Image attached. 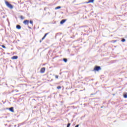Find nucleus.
Segmentation results:
<instances>
[{"instance_id": "423d86ee", "label": "nucleus", "mask_w": 127, "mask_h": 127, "mask_svg": "<svg viewBox=\"0 0 127 127\" xmlns=\"http://www.w3.org/2000/svg\"><path fill=\"white\" fill-rule=\"evenodd\" d=\"M67 21V19H63L60 22L61 24H63Z\"/></svg>"}, {"instance_id": "dca6fc26", "label": "nucleus", "mask_w": 127, "mask_h": 127, "mask_svg": "<svg viewBox=\"0 0 127 127\" xmlns=\"http://www.w3.org/2000/svg\"><path fill=\"white\" fill-rule=\"evenodd\" d=\"M57 88L58 90L61 89V87L60 86H58Z\"/></svg>"}, {"instance_id": "4468645a", "label": "nucleus", "mask_w": 127, "mask_h": 127, "mask_svg": "<svg viewBox=\"0 0 127 127\" xmlns=\"http://www.w3.org/2000/svg\"><path fill=\"white\" fill-rule=\"evenodd\" d=\"M64 62H65L66 63V62H67V59H63Z\"/></svg>"}, {"instance_id": "f3484780", "label": "nucleus", "mask_w": 127, "mask_h": 127, "mask_svg": "<svg viewBox=\"0 0 127 127\" xmlns=\"http://www.w3.org/2000/svg\"><path fill=\"white\" fill-rule=\"evenodd\" d=\"M71 124L70 123H68L67 125V127H70V126Z\"/></svg>"}, {"instance_id": "6ab92c4d", "label": "nucleus", "mask_w": 127, "mask_h": 127, "mask_svg": "<svg viewBox=\"0 0 127 127\" xmlns=\"http://www.w3.org/2000/svg\"><path fill=\"white\" fill-rule=\"evenodd\" d=\"M1 47H2V48H4L5 49V47L4 46V45H1Z\"/></svg>"}, {"instance_id": "39448f33", "label": "nucleus", "mask_w": 127, "mask_h": 127, "mask_svg": "<svg viewBox=\"0 0 127 127\" xmlns=\"http://www.w3.org/2000/svg\"><path fill=\"white\" fill-rule=\"evenodd\" d=\"M23 23H24V24H25V25H26V24H27V25H28V24L29 23V21L28 20H24L23 21Z\"/></svg>"}, {"instance_id": "f03ea898", "label": "nucleus", "mask_w": 127, "mask_h": 127, "mask_svg": "<svg viewBox=\"0 0 127 127\" xmlns=\"http://www.w3.org/2000/svg\"><path fill=\"white\" fill-rule=\"evenodd\" d=\"M94 71H100L101 70V66H96L94 68Z\"/></svg>"}, {"instance_id": "0eeeda50", "label": "nucleus", "mask_w": 127, "mask_h": 127, "mask_svg": "<svg viewBox=\"0 0 127 127\" xmlns=\"http://www.w3.org/2000/svg\"><path fill=\"white\" fill-rule=\"evenodd\" d=\"M18 58V57H17V56H13L11 58V59H12V60H14L15 59H17Z\"/></svg>"}, {"instance_id": "9b49d317", "label": "nucleus", "mask_w": 127, "mask_h": 127, "mask_svg": "<svg viewBox=\"0 0 127 127\" xmlns=\"http://www.w3.org/2000/svg\"><path fill=\"white\" fill-rule=\"evenodd\" d=\"M59 8H61V6H57L55 8V9H59Z\"/></svg>"}, {"instance_id": "6e6552de", "label": "nucleus", "mask_w": 127, "mask_h": 127, "mask_svg": "<svg viewBox=\"0 0 127 127\" xmlns=\"http://www.w3.org/2000/svg\"><path fill=\"white\" fill-rule=\"evenodd\" d=\"M9 110L12 113H14V110H13V107H11L9 108Z\"/></svg>"}, {"instance_id": "20e7f679", "label": "nucleus", "mask_w": 127, "mask_h": 127, "mask_svg": "<svg viewBox=\"0 0 127 127\" xmlns=\"http://www.w3.org/2000/svg\"><path fill=\"white\" fill-rule=\"evenodd\" d=\"M45 70H46L45 67H42L41 68L40 72V73H43L45 72Z\"/></svg>"}, {"instance_id": "f8f14e48", "label": "nucleus", "mask_w": 127, "mask_h": 127, "mask_svg": "<svg viewBox=\"0 0 127 127\" xmlns=\"http://www.w3.org/2000/svg\"><path fill=\"white\" fill-rule=\"evenodd\" d=\"M30 23L32 24V25H33V21L32 20L30 21Z\"/></svg>"}, {"instance_id": "ddd939ff", "label": "nucleus", "mask_w": 127, "mask_h": 127, "mask_svg": "<svg viewBox=\"0 0 127 127\" xmlns=\"http://www.w3.org/2000/svg\"><path fill=\"white\" fill-rule=\"evenodd\" d=\"M20 17L21 19H24V17L22 15H21Z\"/></svg>"}, {"instance_id": "1a4fd4ad", "label": "nucleus", "mask_w": 127, "mask_h": 127, "mask_svg": "<svg viewBox=\"0 0 127 127\" xmlns=\"http://www.w3.org/2000/svg\"><path fill=\"white\" fill-rule=\"evenodd\" d=\"M16 28H17V29H20V28H21V27L19 25H17Z\"/></svg>"}, {"instance_id": "2eb2a0df", "label": "nucleus", "mask_w": 127, "mask_h": 127, "mask_svg": "<svg viewBox=\"0 0 127 127\" xmlns=\"http://www.w3.org/2000/svg\"><path fill=\"white\" fill-rule=\"evenodd\" d=\"M124 98H125L126 99H127V93L126 94H125V95H124Z\"/></svg>"}, {"instance_id": "412c9836", "label": "nucleus", "mask_w": 127, "mask_h": 127, "mask_svg": "<svg viewBox=\"0 0 127 127\" xmlns=\"http://www.w3.org/2000/svg\"><path fill=\"white\" fill-rule=\"evenodd\" d=\"M113 41V42H117V40H114V41Z\"/></svg>"}, {"instance_id": "7ed1b4c3", "label": "nucleus", "mask_w": 127, "mask_h": 127, "mask_svg": "<svg viewBox=\"0 0 127 127\" xmlns=\"http://www.w3.org/2000/svg\"><path fill=\"white\" fill-rule=\"evenodd\" d=\"M49 34V33H46L44 37L42 38V40L40 41V42L41 43L43 40H44V39H45V37H46V36H47V35H48Z\"/></svg>"}, {"instance_id": "a211bd4d", "label": "nucleus", "mask_w": 127, "mask_h": 127, "mask_svg": "<svg viewBox=\"0 0 127 127\" xmlns=\"http://www.w3.org/2000/svg\"><path fill=\"white\" fill-rule=\"evenodd\" d=\"M126 41V39H123L122 40V42H125Z\"/></svg>"}, {"instance_id": "aec40b11", "label": "nucleus", "mask_w": 127, "mask_h": 127, "mask_svg": "<svg viewBox=\"0 0 127 127\" xmlns=\"http://www.w3.org/2000/svg\"><path fill=\"white\" fill-rule=\"evenodd\" d=\"M59 76L58 75H55V78H56V79H58Z\"/></svg>"}, {"instance_id": "f257e3e1", "label": "nucleus", "mask_w": 127, "mask_h": 127, "mask_svg": "<svg viewBox=\"0 0 127 127\" xmlns=\"http://www.w3.org/2000/svg\"><path fill=\"white\" fill-rule=\"evenodd\" d=\"M5 3L6 6H7V7H8L9 8H10V9H12V8H13V6H12L11 4L9 3L8 1H5Z\"/></svg>"}, {"instance_id": "9d476101", "label": "nucleus", "mask_w": 127, "mask_h": 127, "mask_svg": "<svg viewBox=\"0 0 127 127\" xmlns=\"http://www.w3.org/2000/svg\"><path fill=\"white\" fill-rule=\"evenodd\" d=\"M95 0H89V1L87 2V3H90L91 2H94V1Z\"/></svg>"}]
</instances>
